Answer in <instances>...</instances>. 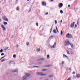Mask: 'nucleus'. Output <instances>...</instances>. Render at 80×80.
I'll return each mask as SVG.
<instances>
[{
    "instance_id": "bf43d9fd",
    "label": "nucleus",
    "mask_w": 80,
    "mask_h": 80,
    "mask_svg": "<svg viewBox=\"0 0 80 80\" xmlns=\"http://www.w3.org/2000/svg\"><path fill=\"white\" fill-rule=\"evenodd\" d=\"M52 28H53V26H52V28H52Z\"/></svg>"
},
{
    "instance_id": "393cba45",
    "label": "nucleus",
    "mask_w": 80,
    "mask_h": 80,
    "mask_svg": "<svg viewBox=\"0 0 80 80\" xmlns=\"http://www.w3.org/2000/svg\"><path fill=\"white\" fill-rule=\"evenodd\" d=\"M3 49H1L0 50V53H2V52H3Z\"/></svg>"
},
{
    "instance_id": "de8ad7c7",
    "label": "nucleus",
    "mask_w": 80,
    "mask_h": 80,
    "mask_svg": "<svg viewBox=\"0 0 80 80\" xmlns=\"http://www.w3.org/2000/svg\"><path fill=\"white\" fill-rule=\"evenodd\" d=\"M45 80H49L48 78H46L45 79Z\"/></svg>"
},
{
    "instance_id": "79ce46f5",
    "label": "nucleus",
    "mask_w": 80,
    "mask_h": 80,
    "mask_svg": "<svg viewBox=\"0 0 80 80\" xmlns=\"http://www.w3.org/2000/svg\"><path fill=\"white\" fill-rule=\"evenodd\" d=\"M77 25H79V23H78V22H77Z\"/></svg>"
},
{
    "instance_id": "7ed1b4c3",
    "label": "nucleus",
    "mask_w": 80,
    "mask_h": 80,
    "mask_svg": "<svg viewBox=\"0 0 80 80\" xmlns=\"http://www.w3.org/2000/svg\"><path fill=\"white\" fill-rule=\"evenodd\" d=\"M66 37H67V38H71L72 37V35L68 33L66 35Z\"/></svg>"
},
{
    "instance_id": "4c0bfd02",
    "label": "nucleus",
    "mask_w": 80,
    "mask_h": 80,
    "mask_svg": "<svg viewBox=\"0 0 80 80\" xmlns=\"http://www.w3.org/2000/svg\"><path fill=\"white\" fill-rule=\"evenodd\" d=\"M55 24H57V21L56 20H55Z\"/></svg>"
},
{
    "instance_id": "39448f33",
    "label": "nucleus",
    "mask_w": 80,
    "mask_h": 80,
    "mask_svg": "<svg viewBox=\"0 0 80 80\" xmlns=\"http://www.w3.org/2000/svg\"><path fill=\"white\" fill-rule=\"evenodd\" d=\"M65 42L66 43V45H69L70 44V42L68 40H66L65 41Z\"/></svg>"
},
{
    "instance_id": "72a5a7b5",
    "label": "nucleus",
    "mask_w": 80,
    "mask_h": 80,
    "mask_svg": "<svg viewBox=\"0 0 80 80\" xmlns=\"http://www.w3.org/2000/svg\"><path fill=\"white\" fill-rule=\"evenodd\" d=\"M2 62H5V60L4 59H2L1 61Z\"/></svg>"
},
{
    "instance_id": "a19ab883",
    "label": "nucleus",
    "mask_w": 80,
    "mask_h": 80,
    "mask_svg": "<svg viewBox=\"0 0 80 80\" xmlns=\"http://www.w3.org/2000/svg\"><path fill=\"white\" fill-rule=\"evenodd\" d=\"M64 63V62H63V61H62V65H63Z\"/></svg>"
},
{
    "instance_id": "ddd939ff",
    "label": "nucleus",
    "mask_w": 80,
    "mask_h": 80,
    "mask_svg": "<svg viewBox=\"0 0 80 80\" xmlns=\"http://www.w3.org/2000/svg\"><path fill=\"white\" fill-rule=\"evenodd\" d=\"M18 72V71L17 70H15L12 71V72L13 73H15V72Z\"/></svg>"
},
{
    "instance_id": "4d7b16f0",
    "label": "nucleus",
    "mask_w": 80,
    "mask_h": 80,
    "mask_svg": "<svg viewBox=\"0 0 80 80\" xmlns=\"http://www.w3.org/2000/svg\"><path fill=\"white\" fill-rule=\"evenodd\" d=\"M60 22L62 23V20H61V21H60Z\"/></svg>"
},
{
    "instance_id": "e2e57ef3",
    "label": "nucleus",
    "mask_w": 80,
    "mask_h": 80,
    "mask_svg": "<svg viewBox=\"0 0 80 80\" xmlns=\"http://www.w3.org/2000/svg\"><path fill=\"white\" fill-rule=\"evenodd\" d=\"M40 79H42V78H40Z\"/></svg>"
},
{
    "instance_id": "f8f14e48",
    "label": "nucleus",
    "mask_w": 80,
    "mask_h": 80,
    "mask_svg": "<svg viewBox=\"0 0 80 80\" xmlns=\"http://www.w3.org/2000/svg\"><path fill=\"white\" fill-rule=\"evenodd\" d=\"M44 60V58H42L41 59H39L37 60V61H40V60Z\"/></svg>"
},
{
    "instance_id": "a18cd8bd",
    "label": "nucleus",
    "mask_w": 80,
    "mask_h": 80,
    "mask_svg": "<svg viewBox=\"0 0 80 80\" xmlns=\"http://www.w3.org/2000/svg\"><path fill=\"white\" fill-rule=\"evenodd\" d=\"M56 29L57 31L58 30V28H57V27H56Z\"/></svg>"
},
{
    "instance_id": "6ab92c4d",
    "label": "nucleus",
    "mask_w": 80,
    "mask_h": 80,
    "mask_svg": "<svg viewBox=\"0 0 80 80\" xmlns=\"http://www.w3.org/2000/svg\"><path fill=\"white\" fill-rule=\"evenodd\" d=\"M69 44L71 46L72 48H73V44H72L70 43Z\"/></svg>"
},
{
    "instance_id": "2eb2a0df",
    "label": "nucleus",
    "mask_w": 80,
    "mask_h": 80,
    "mask_svg": "<svg viewBox=\"0 0 80 80\" xmlns=\"http://www.w3.org/2000/svg\"><path fill=\"white\" fill-rule=\"evenodd\" d=\"M6 57V55H5L4 57H2L0 59V60H1L2 58H5Z\"/></svg>"
},
{
    "instance_id": "13d9d810",
    "label": "nucleus",
    "mask_w": 80,
    "mask_h": 80,
    "mask_svg": "<svg viewBox=\"0 0 80 80\" xmlns=\"http://www.w3.org/2000/svg\"><path fill=\"white\" fill-rule=\"evenodd\" d=\"M57 32L58 33V30H57Z\"/></svg>"
},
{
    "instance_id": "3c124183",
    "label": "nucleus",
    "mask_w": 80,
    "mask_h": 80,
    "mask_svg": "<svg viewBox=\"0 0 80 80\" xmlns=\"http://www.w3.org/2000/svg\"><path fill=\"white\" fill-rule=\"evenodd\" d=\"M68 7H70V5H68Z\"/></svg>"
},
{
    "instance_id": "bb28decb",
    "label": "nucleus",
    "mask_w": 80,
    "mask_h": 80,
    "mask_svg": "<svg viewBox=\"0 0 80 80\" xmlns=\"http://www.w3.org/2000/svg\"><path fill=\"white\" fill-rule=\"evenodd\" d=\"M1 27L3 28H4L5 27V26L3 25H1Z\"/></svg>"
},
{
    "instance_id": "09e8293b",
    "label": "nucleus",
    "mask_w": 80,
    "mask_h": 80,
    "mask_svg": "<svg viewBox=\"0 0 80 80\" xmlns=\"http://www.w3.org/2000/svg\"><path fill=\"white\" fill-rule=\"evenodd\" d=\"M69 70H70V71H71V68H69Z\"/></svg>"
},
{
    "instance_id": "2f4dec72",
    "label": "nucleus",
    "mask_w": 80,
    "mask_h": 80,
    "mask_svg": "<svg viewBox=\"0 0 80 80\" xmlns=\"http://www.w3.org/2000/svg\"><path fill=\"white\" fill-rule=\"evenodd\" d=\"M33 67H36V68H40V67H38V66H33Z\"/></svg>"
},
{
    "instance_id": "8fccbe9b",
    "label": "nucleus",
    "mask_w": 80,
    "mask_h": 80,
    "mask_svg": "<svg viewBox=\"0 0 80 80\" xmlns=\"http://www.w3.org/2000/svg\"><path fill=\"white\" fill-rule=\"evenodd\" d=\"M75 27H77V24L75 25Z\"/></svg>"
},
{
    "instance_id": "4be33fe9",
    "label": "nucleus",
    "mask_w": 80,
    "mask_h": 80,
    "mask_svg": "<svg viewBox=\"0 0 80 80\" xmlns=\"http://www.w3.org/2000/svg\"><path fill=\"white\" fill-rule=\"evenodd\" d=\"M67 54H68V55L70 54V53L69 52V51H68L67 50Z\"/></svg>"
},
{
    "instance_id": "680f3d73",
    "label": "nucleus",
    "mask_w": 80,
    "mask_h": 80,
    "mask_svg": "<svg viewBox=\"0 0 80 80\" xmlns=\"http://www.w3.org/2000/svg\"><path fill=\"white\" fill-rule=\"evenodd\" d=\"M30 11H31V10H29V11L28 12H29Z\"/></svg>"
},
{
    "instance_id": "603ef678",
    "label": "nucleus",
    "mask_w": 80,
    "mask_h": 80,
    "mask_svg": "<svg viewBox=\"0 0 80 80\" xmlns=\"http://www.w3.org/2000/svg\"><path fill=\"white\" fill-rule=\"evenodd\" d=\"M18 45H17V48H18Z\"/></svg>"
},
{
    "instance_id": "0eeeda50",
    "label": "nucleus",
    "mask_w": 80,
    "mask_h": 80,
    "mask_svg": "<svg viewBox=\"0 0 80 80\" xmlns=\"http://www.w3.org/2000/svg\"><path fill=\"white\" fill-rule=\"evenodd\" d=\"M56 47V43H54V45H53L51 47V48H55Z\"/></svg>"
},
{
    "instance_id": "864d4df0",
    "label": "nucleus",
    "mask_w": 80,
    "mask_h": 80,
    "mask_svg": "<svg viewBox=\"0 0 80 80\" xmlns=\"http://www.w3.org/2000/svg\"><path fill=\"white\" fill-rule=\"evenodd\" d=\"M2 19L0 18V22H2Z\"/></svg>"
},
{
    "instance_id": "c03bdc74",
    "label": "nucleus",
    "mask_w": 80,
    "mask_h": 80,
    "mask_svg": "<svg viewBox=\"0 0 80 80\" xmlns=\"http://www.w3.org/2000/svg\"><path fill=\"white\" fill-rule=\"evenodd\" d=\"M52 37H53V36H51L50 37V38H52Z\"/></svg>"
},
{
    "instance_id": "a211bd4d",
    "label": "nucleus",
    "mask_w": 80,
    "mask_h": 80,
    "mask_svg": "<svg viewBox=\"0 0 80 80\" xmlns=\"http://www.w3.org/2000/svg\"><path fill=\"white\" fill-rule=\"evenodd\" d=\"M47 58H48V59H49V58H50V55H47Z\"/></svg>"
},
{
    "instance_id": "c85d7f7f",
    "label": "nucleus",
    "mask_w": 80,
    "mask_h": 80,
    "mask_svg": "<svg viewBox=\"0 0 80 80\" xmlns=\"http://www.w3.org/2000/svg\"><path fill=\"white\" fill-rule=\"evenodd\" d=\"M8 47H7V48H5V50H8Z\"/></svg>"
},
{
    "instance_id": "dca6fc26",
    "label": "nucleus",
    "mask_w": 80,
    "mask_h": 80,
    "mask_svg": "<svg viewBox=\"0 0 80 80\" xmlns=\"http://www.w3.org/2000/svg\"><path fill=\"white\" fill-rule=\"evenodd\" d=\"M42 5H43L45 6V5H46V3H45V2H42Z\"/></svg>"
},
{
    "instance_id": "5fc2aeb1",
    "label": "nucleus",
    "mask_w": 80,
    "mask_h": 80,
    "mask_svg": "<svg viewBox=\"0 0 80 80\" xmlns=\"http://www.w3.org/2000/svg\"><path fill=\"white\" fill-rule=\"evenodd\" d=\"M17 10H19V8H18L17 9Z\"/></svg>"
},
{
    "instance_id": "b1692460",
    "label": "nucleus",
    "mask_w": 80,
    "mask_h": 80,
    "mask_svg": "<svg viewBox=\"0 0 80 80\" xmlns=\"http://www.w3.org/2000/svg\"><path fill=\"white\" fill-rule=\"evenodd\" d=\"M13 57L14 58H16V55L14 54L13 55Z\"/></svg>"
},
{
    "instance_id": "f3484780",
    "label": "nucleus",
    "mask_w": 80,
    "mask_h": 80,
    "mask_svg": "<svg viewBox=\"0 0 80 80\" xmlns=\"http://www.w3.org/2000/svg\"><path fill=\"white\" fill-rule=\"evenodd\" d=\"M77 78H80V75L79 74H77Z\"/></svg>"
},
{
    "instance_id": "4468645a",
    "label": "nucleus",
    "mask_w": 80,
    "mask_h": 80,
    "mask_svg": "<svg viewBox=\"0 0 80 80\" xmlns=\"http://www.w3.org/2000/svg\"><path fill=\"white\" fill-rule=\"evenodd\" d=\"M13 63H14L12 61H9V64H13Z\"/></svg>"
},
{
    "instance_id": "473e14b6",
    "label": "nucleus",
    "mask_w": 80,
    "mask_h": 80,
    "mask_svg": "<svg viewBox=\"0 0 80 80\" xmlns=\"http://www.w3.org/2000/svg\"><path fill=\"white\" fill-rule=\"evenodd\" d=\"M52 28H51L50 29V33H51L52 32Z\"/></svg>"
},
{
    "instance_id": "6e6d98bb",
    "label": "nucleus",
    "mask_w": 80,
    "mask_h": 80,
    "mask_svg": "<svg viewBox=\"0 0 80 80\" xmlns=\"http://www.w3.org/2000/svg\"><path fill=\"white\" fill-rule=\"evenodd\" d=\"M53 0H51V2H53Z\"/></svg>"
},
{
    "instance_id": "f257e3e1",
    "label": "nucleus",
    "mask_w": 80,
    "mask_h": 80,
    "mask_svg": "<svg viewBox=\"0 0 80 80\" xmlns=\"http://www.w3.org/2000/svg\"><path fill=\"white\" fill-rule=\"evenodd\" d=\"M37 75H41V76H45L47 75L46 74H42V72H38L36 73Z\"/></svg>"
},
{
    "instance_id": "052dcab7",
    "label": "nucleus",
    "mask_w": 80,
    "mask_h": 80,
    "mask_svg": "<svg viewBox=\"0 0 80 80\" xmlns=\"http://www.w3.org/2000/svg\"><path fill=\"white\" fill-rule=\"evenodd\" d=\"M71 54H73V52H71Z\"/></svg>"
},
{
    "instance_id": "5701e85b",
    "label": "nucleus",
    "mask_w": 80,
    "mask_h": 80,
    "mask_svg": "<svg viewBox=\"0 0 80 80\" xmlns=\"http://www.w3.org/2000/svg\"><path fill=\"white\" fill-rule=\"evenodd\" d=\"M63 35V32L62 31H61V35Z\"/></svg>"
},
{
    "instance_id": "f704fd0d",
    "label": "nucleus",
    "mask_w": 80,
    "mask_h": 80,
    "mask_svg": "<svg viewBox=\"0 0 80 80\" xmlns=\"http://www.w3.org/2000/svg\"><path fill=\"white\" fill-rule=\"evenodd\" d=\"M27 45H29V42H27Z\"/></svg>"
},
{
    "instance_id": "20e7f679",
    "label": "nucleus",
    "mask_w": 80,
    "mask_h": 80,
    "mask_svg": "<svg viewBox=\"0 0 80 80\" xmlns=\"http://www.w3.org/2000/svg\"><path fill=\"white\" fill-rule=\"evenodd\" d=\"M75 22H73V23H72L71 24L70 27L71 28H72L74 27V25H75Z\"/></svg>"
},
{
    "instance_id": "69168bd1",
    "label": "nucleus",
    "mask_w": 80,
    "mask_h": 80,
    "mask_svg": "<svg viewBox=\"0 0 80 80\" xmlns=\"http://www.w3.org/2000/svg\"><path fill=\"white\" fill-rule=\"evenodd\" d=\"M18 0H16V1H18Z\"/></svg>"
},
{
    "instance_id": "49530a36",
    "label": "nucleus",
    "mask_w": 80,
    "mask_h": 80,
    "mask_svg": "<svg viewBox=\"0 0 80 80\" xmlns=\"http://www.w3.org/2000/svg\"><path fill=\"white\" fill-rule=\"evenodd\" d=\"M69 50H70V51H72V49L71 48H69Z\"/></svg>"
},
{
    "instance_id": "412c9836",
    "label": "nucleus",
    "mask_w": 80,
    "mask_h": 80,
    "mask_svg": "<svg viewBox=\"0 0 80 80\" xmlns=\"http://www.w3.org/2000/svg\"><path fill=\"white\" fill-rule=\"evenodd\" d=\"M3 28V31H5V30H6L5 27H4V28Z\"/></svg>"
},
{
    "instance_id": "aec40b11",
    "label": "nucleus",
    "mask_w": 80,
    "mask_h": 80,
    "mask_svg": "<svg viewBox=\"0 0 80 80\" xmlns=\"http://www.w3.org/2000/svg\"><path fill=\"white\" fill-rule=\"evenodd\" d=\"M53 32L54 33H57V31H56V30H53Z\"/></svg>"
},
{
    "instance_id": "7c9ffc66",
    "label": "nucleus",
    "mask_w": 80,
    "mask_h": 80,
    "mask_svg": "<svg viewBox=\"0 0 80 80\" xmlns=\"http://www.w3.org/2000/svg\"><path fill=\"white\" fill-rule=\"evenodd\" d=\"M4 25H7V22H4Z\"/></svg>"
},
{
    "instance_id": "f03ea898",
    "label": "nucleus",
    "mask_w": 80,
    "mask_h": 80,
    "mask_svg": "<svg viewBox=\"0 0 80 80\" xmlns=\"http://www.w3.org/2000/svg\"><path fill=\"white\" fill-rule=\"evenodd\" d=\"M2 19L3 20H5V21H7V22L8 21V19L6 16H3L2 17Z\"/></svg>"
},
{
    "instance_id": "e433bc0d",
    "label": "nucleus",
    "mask_w": 80,
    "mask_h": 80,
    "mask_svg": "<svg viewBox=\"0 0 80 80\" xmlns=\"http://www.w3.org/2000/svg\"><path fill=\"white\" fill-rule=\"evenodd\" d=\"M72 74H73V75H75V72H73L72 73Z\"/></svg>"
},
{
    "instance_id": "6e6552de",
    "label": "nucleus",
    "mask_w": 80,
    "mask_h": 80,
    "mask_svg": "<svg viewBox=\"0 0 80 80\" xmlns=\"http://www.w3.org/2000/svg\"><path fill=\"white\" fill-rule=\"evenodd\" d=\"M27 78L25 76H24L22 78V80H27Z\"/></svg>"
},
{
    "instance_id": "0e129e2a",
    "label": "nucleus",
    "mask_w": 80,
    "mask_h": 80,
    "mask_svg": "<svg viewBox=\"0 0 80 80\" xmlns=\"http://www.w3.org/2000/svg\"><path fill=\"white\" fill-rule=\"evenodd\" d=\"M27 0V1H29V0Z\"/></svg>"
},
{
    "instance_id": "338daca9",
    "label": "nucleus",
    "mask_w": 80,
    "mask_h": 80,
    "mask_svg": "<svg viewBox=\"0 0 80 80\" xmlns=\"http://www.w3.org/2000/svg\"><path fill=\"white\" fill-rule=\"evenodd\" d=\"M39 63H41L39 62Z\"/></svg>"
},
{
    "instance_id": "ea45409f",
    "label": "nucleus",
    "mask_w": 80,
    "mask_h": 80,
    "mask_svg": "<svg viewBox=\"0 0 80 80\" xmlns=\"http://www.w3.org/2000/svg\"><path fill=\"white\" fill-rule=\"evenodd\" d=\"M36 25L37 27L38 26V23H36Z\"/></svg>"
},
{
    "instance_id": "9b49d317",
    "label": "nucleus",
    "mask_w": 80,
    "mask_h": 80,
    "mask_svg": "<svg viewBox=\"0 0 80 80\" xmlns=\"http://www.w3.org/2000/svg\"><path fill=\"white\" fill-rule=\"evenodd\" d=\"M68 58V57H67L66 55L65 54H63V58Z\"/></svg>"
},
{
    "instance_id": "58836bf2",
    "label": "nucleus",
    "mask_w": 80,
    "mask_h": 80,
    "mask_svg": "<svg viewBox=\"0 0 80 80\" xmlns=\"http://www.w3.org/2000/svg\"><path fill=\"white\" fill-rule=\"evenodd\" d=\"M1 56H3V55H4V53H2L1 54Z\"/></svg>"
},
{
    "instance_id": "37998d69",
    "label": "nucleus",
    "mask_w": 80,
    "mask_h": 80,
    "mask_svg": "<svg viewBox=\"0 0 80 80\" xmlns=\"http://www.w3.org/2000/svg\"><path fill=\"white\" fill-rule=\"evenodd\" d=\"M48 12H46L45 13V15H48Z\"/></svg>"
},
{
    "instance_id": "c756f323",
    "label": "nucleus",
    "mask_w": 80,
    "mask_h": 80,
    "mask_svg": "<svg viewBox=\"0 0 80 80\" xmlns=\"http://www.w3.org/2000/svg\"><path fill=\"white\" fill-rule=\"evenodd\" d=\"M60 12L61 13V14L63 13V11H62V10H61Z\"/></svg>"
},
{
    "instance_id": "9d476101",
    "label": "nucleus",
    "mask_w": 80,
    "mask_h": 80,
    "mask_svg": "<svg viewBox=\"0 0 80 80\" xmlns=\"http://www.w3.org/2000/svg\"><path fill=\"white\" fill-rule=\"evenodd\" d=\"M26 76L27 77H29V78L30 77V75L28 73H27L26 74Z\"/></svg>"
},
{
    "instance_id": "cd10ccee",
    "label": "nucleus",
    "mask_w": 80,
    "mask_h": 80,
    "mask_svg": "<svg viewBox=\"0 0 80 80\" xmlns=\"http://www.w3.org/2000/svg\"><path fill=\"white\" fill-rule=\"evenodd\" d=\"M47 70V69H43L42 70V71L43 72H45V71H46Z\"/></svg>"
},
{
    "instance_id": "c9c22d12",
    "label": "nucleus",
    "mask_w": 80,
    "mask_h": 80,
    "mask_svg": "<svg viewBox=\"0 0 80 80\" xmlns=\"http://www.w3.org/2000/svg\"><path fill=\"white\" fill-rule=\"evenodd\" d=\"M75 78V76H73L72 77V78H73V79H74V78Z\"/></svg>"
},
{
    "instance_id": "774afa93",
    "label": "nucleus",
    "mask_w": 80,
    "mask_h": 80,
    "mask_svg": "<svg viewBox=\"0 0 80 80\" xmlns=\"http://www.w3.org/2000/svg\"><path fill=\"white\" fill-rule=\"evenodd\" d=\"M49 67V66H48V67Z\"/></svg>"
},
{
    "instance_id": "1a4fd4ad",
    "label": "nucleus",
    "mask_w": 80,
    "mask_h": 80,
    "mask_svg": "<svg viewBox=\"0 0 80 80\" xmlns=\"http://www.w3.org/2000/svg\"><path fill=\"white\" fill-rule=\"evenodd\" d=\"M53 74H51L49 75L48 76V78H52V77H53Z\"/></svg>"
},
{
    "instance_id": "423d86ee",
    "label": "nucleus",
    "mask_w": 80,
    "mask_h": 80,
    "mask_svg": "<svg viewBox=\"0 0 80 80\" xmlns=\"http://www.w3.org/2000/svg\"><path fill=\"white\" fill-rule=\"evenodd\" d=\"M62 7H63V3H60L59 4V5L58 6V7L59 8H62Z\"/></svg>"
},
{
    "instance_id": "a878e982",
    "label": "nucleus",
    "mask_w": 80,
    "mask_h": 80,
    "mask_svg": "<svg viewBox=\"0 0 80 80\" xmlns=\"http://www.w3.org/2000/svg\"><path fill=\"white\" fill-rule=\"evenodd\" d=\"M37 52H39L40 51V48H39L38 49H37Z\"/></svg>"
}]
</instances>
